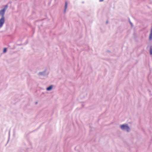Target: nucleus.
Here are the masks:
<instances>
[{"mask_svg": "<svg viewBox=\"0 0 152 152\" xmlns=\"http://www.w3.org/2000/svg\"><path fill=\"white\" fill-rule=\"evenodd\" d=\"M7 51V48H4L3 51V52L4 53H5Z\"/></svg>", "mask_w": 152, "mask_h": 152, "instance_id": "obj_8", "label": "nucleus"}, {"mask_svg": "<svg viewBox=\"0 0 152 152\" xmlns=\"http://www.w3.org/2000/svg\"><path fill=\"white\" fill-rule=\"evenodd\" d=\"M120 127L122 130L126 131L127 132H129L130 131V128L127 124L121 125L120 126Z\"/></svg>", "mask_w": 152, "mask_h": 152, "instance_id": "obj_1", "label": "nucleus"}, {"mask_svg": "<svg viewBox=\"0 0 152 152\" xmlns=\"http://www.w3.org/2000/svg\"><path fill=\"white\" fill-rule=\"evenodd\" d=\"M67 5H68L67 2L66 1L65 2V8H64V13H66V9H67Z\"/></svg>", "mask_w": 152, "mask_h": 152, "instance_id": "obj_5", "label": "nucleus"}, {"mask_svg": "<svg viewBox=\"0 0 152 152\" xmlns=\"http://www.w3.org/2000/svg\"><path fill=\"white\" fill-rule=\"evenodd\" d=\"M4 22V19L1 18L0 19V28L1 27Z\"/></svg>", "mask_w": 152, "mask_h": 152, "instance_id": "obj_3", "label": "nucleus"}, {"mask_svg": "<svg viewBox=\"0 0 152 152\" xmlns=\"http://www.w3.org/2000/svg\"><path fill=\"white\" fill-rule=\"evenodd\" d=\"M8 6L7 4L5 5L4 8L0 11V16H1V18L4 19V15L6 9L8 8Z\"/></svg>", "mask_w": 152, "mask_h": 152, "instance_id": "obj_2", "label": "nucleus"}, {"mask_svg": "<svg viewBox=\"0 0 152 152\" xmlns=\"http://www.w3.org/2000/svg\"><path fill=\"white\" fill-rule=\"evenodd\" d=\"M129 22H130V24H131V26H132V23L130 21Z\"/></svg>", "mask_w": 152, "mask_h": 152, "instance_id": "obj_10", "label": "nucleus"}, {"mask_svg": "<svg viewBox=\"0 0 152 152\" xmlns=\"http://www.w3.org/2000/svg\"><path fill=\"white\" fill-rule=\"evenodd\" d=\"M46 71H44L42 72H41L39 73L38 75H42L45 76L47 75V74L46 73Z\"/></svg>", "mask_w": 152, "mask_h": 152, "instance_id": "obj_4", "label": "nucleus"}, {"mask_svg": "<svg viewBox=\"0 0 152 152\" xmlns=\"http://www.w3.org/2000/svg\"><path fill=\"white\" fill-rule=\"evenodd\" d=\"M150 54L151 55H152V46H150Z\"/></svg>", "mask_w": 152, "mask_h": 152, "instance_id": "obj_7", "label": "nucleus"}, {"mask_svg": "<svg viewBox=\"0 0 152 152\" xmlns=\"http://www.w3.org/2000/svg\"><path fill=\"white\" fill-rule=\"evenodd\" d=\"M53 88V86L51 85L49 86L48 87L46 88V90L48 91H50Z\"/></svg>", "mask_w": 152, "mask_h": 152, "instance_id": "obj_6", "label": "nucleus"}, {"mask_svg": "<svg viewBox=\"0 0 152 152\" xmlns=\"http://www.w3.org/2000/svg\"><path fill=\"white\" fill-rule=\"evenodd\" d=\"M104 0H99V1L100 2H102V1H103Z\"/></svg>", "mask_w": 152, "mask_h": 152, "instance_id": "obj_9", "label": "nucleus"}, {"mask_svg": "<svg viewBox=\"0 0 152 152\" xmlns=\"http://www.w3.org/2000/svg\"><path fill=\"white\" fill-rule=\"evenodd\" d=\"M108 21H106V23H108Z\"/></svg>", "mask_w": 152, "mask_h": 152, "instance_id": "obj_11", "label": "nucleus"}]
</instances>
